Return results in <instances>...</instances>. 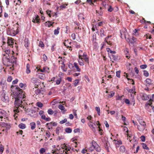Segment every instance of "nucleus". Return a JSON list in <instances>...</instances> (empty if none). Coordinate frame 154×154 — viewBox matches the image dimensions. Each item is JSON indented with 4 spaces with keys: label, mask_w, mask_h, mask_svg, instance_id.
<instances>
[{
    "label": "nucleus",
    "mask_w": 154,
    "mask_h": 154,
    "mask_svg": "<svg viewBox=\"0 0 154 154\" xmlns=\"http://www.w3.org/2000/svg\"><path fill=\"white\" fill-rule=\"evenodd\" d=\"M83 51L82 50H80L79 52V57H81L83 55Z\"/></svg>",
    "instance_id": "47"
},
{
    "label": "nucleus",
    "mask_w": 154,
    "mask_h": 154,
    "mask_svg": "<svg viewBox=\"0 0 154 154\" xmlns=\"http://www.w3.org/2000/svg\"><path fill=\"white\" fill-rule=\"evenodd\" d=\"M147 65L146 64L142 65L140 66V68L141 69H144L147 67Z\"/></svg>",
    "instance_id": "53"
},
{
    "label": "nucleus",
    "mask_w": 154,
    "mask_h": 154,
    "mask_svg": "<svg viewBox=\"0 0 154 154\" xmlns=\"http://www.w3.org/2000/svg\"><path fill=\"white\" fill-rule=\"evenodd\" d=\"M79 82V80L78 79H75L74 82V85L75 86H77V85Z\"/></svg>",
    "instance_id": "56"
},
{
    "label": "nucleus",
    "mask_w": 154,
    "mask_h": 154,
    "mask_svg": "<svg viewBox=\"0 0 154 154\" xmlns=\"http://www.w3.org/2000/svg\"><path fill=\"white\" fill-rule=\"evenodd\" d=\"M6 112L4 110L0 109V118L2 119L3 117H5Z\"/></svg>",
    "instance_id": "11"
},
{
    "label": "nucleus",
    "mask_w": 154,
    "mask_h": 154,
    "mask_svg": "<svg viewBox=\"0 0 154 154\" xmlns=\"http://www.w3.org/2000/svg\"><path fill=\"white\" fill-rule=\"evenodd\" d=\"M142 145L143 149H149L148 147L147 146V145L145 143H142Z\"/></svg>",
    "instance_id": "38"
},
{
    "label": "nucleus",
    "mask_w": 154,
    "mask_h": 154,
    "mask_svg": "<svg viewBox=\"0 0 154 154\" xmlns=\"http://www.w3.org/2000/svg\"><path fill=\"white\" fill-rule=\"evenodd\" d=\"M58 108L61 110L64 109V107L62 104H60L58 106Z\"/></svg>",
    "instance_id": "42"
},
{
    "label": "nucleus",
    "mask_w": 154,
    "mask_h": 154,
    "mask_svg": "<svg viewBox=\"0 0 154 154\" xmlns=\"http://www.w3.org/2000/svg\"><path fill=\"white\" fill-rule=\"evenodd\" d=\"M44 112L42 110H40L39 112V115L41 116V118L46 121H50L51 119L50 117H46L45 115L44 114Z\"/></svg>",
    "instance_id": "4"
},
{
    "label": "nucleus",
    "mask_w": 154,
    "mask_h": 154,
    "mask_svg": "<svg viewBox=\"0 0 154 154\" xmlns=\"http://www.w3.org/2000/svg\"><path fill=\"white\" fill-rule=\"evenodd\" d=\"M82 59L84 60L85 62L88 64L89 63V57H88L87 54L85 53H84L82 55V56L81 57Z\"/></svg>",
    "instance_id": "6"
},
{
    "label": "nucleus",
    "mask_w": 154,
    "mask_h": 154,
    "mask_svg": "<svg viewBox=\"0 0 154 154\" xmlns=\"http://www.w3.org/2000/svg\"><path fill=\"white\" fill-rule=\"evenodd\" d=\"M95 109L97 111V114L98 115L100 116V108L98 106H96L95 107Z\"/></svg>",
    "instance_id": "35"
},
{
    "label": "nucleus",
    "mask_w": 154,
    "mask_h": 154,
    "mask_svg": "<svg viewBox=\"0 0 154 154\" xmlns=\"http://www.w3.org/2000/svg\"><path fill=\"white\" fill-rule=\"evenodd\" d=\"M101 7H100V11H96L97 13H98L100 15H101L103 14V12L101 10Z\"/></svg>",
    "instance_id": "46"
},
{
    "label": "nucleus",
    "mask_w": 154,
    "mask_h": 154,
    "mask_svg": "<svg viewBox=\"0 0 154 154\" xmlns=\"http://www.w3.org/2000/svg\"><path fill=\"white\" fill-rule=\"evenodd\" d=\"M116 76L117 77L119 78L120 77V71H118L116 72Z\"/></svg>",
    "instance_id": "52"
},
{
    "label": "nucleus",
    "mask_w": 154,
    "mask_h": 154,
    "mask_svg": "<svg viewBox=\"0 0 154 154\" xmlns=\"http://www.w3.org/2000/svg\"><path fill=\"white\" fill-rule=\"evenodd\" d=\"M18 82V80L17 79H16L15 80H14L12 82V84L13 85H15Z\"/></svg>",
    "instance_id": "64"
},
{
    "label": "nucleus",
    "mask_w": 154,
    "mask_h": 154,
    "mask_svg": "<svg viewBox=\"0 0 154 154\" xmlns=\"http://www.w3.org/2000/svg\"><path fill=\"white\" fill-rule=\"evenodd\" d=\"M2 100L3 101L6 102L8 101V96H6L4 95V96L2 98Z\"/></svg>",
    "instance_id": "28"
},
{
    "label": "nucleus",
    "mask_w": 154,
    "mask_h": 154,
    "mask_svg": "<svg viewBox=\"0 0 154 154\" xmlns=\"http://www.w3.org/2000/svg\"><path fill=\"white\" fill-rule=\"evenodd\" d=\"M60 29V28H59V27H57L56 29L54 30V34L55 35H58Z\"/></svg>",
    "instance_id": "30"
},
{
    "label": "nucleus",
    "mask_w": 154,
    "mask_h": 154,
    "mask_svg": "<svg viewBox=\"0 0 154 154\" xmlns=\"http://www.w3.org/2000/svg\"><path fill=\"white\" fill-rule=\"evenodd\" d=\"M62 147L63 149H65L66 150V151L67 152H69V151H70L71 149L72 150L73 149L72 148L70 145L65 144L63 145Z\"/></svg>",
    "instance_id": "7"
},
{
    "label": "nucleus",
    "mask_w": 154,
    "mask_h": 154,
    "mask_svg": "<svg viewBox=\"0 0 154 154\" xmlns=\"http://www.w3.org/2000/svg\"><path fill=\"white\" fill-rule=\"evenodd\" d=\"M10 50L9 49H5L4 51H3L2 55L5 58L9 60L10 57L9 54H10Z\"/></svg>",
    "instance_id": "5"
},
{
    "label": "nucleus",
    "mask_w": 154,
    "mask_h": 154,
    "mask_svg": "<svg viewBox=\"0 0 154 154\" xmlns=\"http://www.w3.org/2000/svg\"><path fill=\"white\" fill-rule=\"evenodd\" d=\"M87 119L90 121H92V117L91 116H88L87 117Z\"/></svg>",
    "instance_id": "59"
},
{
    "label": "nucleus",
    "mask_w": 154,
    "mask_h": 154,
    "mask_svg": "<svg viewBox=\"0 0 154 154\" xmlns=\"http://www.w3.org/2000/svg\"><path fill=\"white\" fill-rule=\"evenodd\" d=\"M73 42L74 45L77 48H80V45L79 44L77 43L76 42Z\"/></svg>",
    "instance_id": "40"
},
{
    "label": "nucleus",
    "mask_w": 154,
    "mask_h": 154,
    "mask_svg": "<svg viewBox=\"0 0 154 154\" xmlns=\"http://www.w3.org/2000/svg\"><path fill=\"white\" fill-rule=\"evenodd\" d=\"M74 66L76 68L77 71L78 72H80L81 71V69L79 68L78 64L76 63H74Z\"/></svg>",
    "instance_id": "24"
},
{
    "label": "nucleus",
    "mask_w": 154,
    "mask_h": 154,
    "mask_svg": "<svg viewBox=\"0 0 154 154\" xmlns=\"http://www.w3.org/2000/svg\"><path fill=\"white\" fill-rule=\"evenodd\" d=\"M39 46L41 48H43L44 47V45L42 42L40 41L39 42Z\"/></svg>",
    "instance_id": "45"
},
{
    "label": "nucleus",
    "mask_w": 154,
    "mask_h": 154,
    "mask_svg": "<svg viewBox=\"0 0 154 154\" xmlns=\"http://www.w3.org/2000/svg\"><path fill=\"white\" fill-rule=\"evenodd\" d=\"M40 19L38 16L35 15L33 18L32 22L34 23H39L40 22Z\"/></svg>",
    "instance_id": "9"
},
{
    "label": "nucleus",
    "mask_w": 154,
    "mask_h": 154,
    "mask_svg": "<svg viewBox=\"0 0 154 154\" xmlns=\"http://www.w3.org/2000/svg\"><path fill=\"white\" fill-rule=\"evenodd\" d=\"M104 146L107 151L109 152V148L110 146V144L108 141L106 142V143H105Z\"/></svg>",
    "instance_id": "18"
},
{
    "label": "nucleus",
    "mask_w": 154,
    "mask_h": 154,
    "mask_svg": "<svg viewBox=\"0 0 154 154\" xmlns=\"http://www.w3.org/2000/svg\"><path fill=\"white\" fill-rule=\"evenodd\" d=\"M120 150L121 152H124L125 150V146H121L120 147Z\"/></svg>",
    "instance_id": "32"
},
{
    "label": "nucleus",
    "mask_w": 154,
    "mask_h": 154,
    "mask_svg": "<svg viewBox=\"0 0 154 154\" xmlns=\"http://www.w3.org/2000/svg\"><path fill=\"white\" fill-rule=\"evenodd\" d=\"M22 98H15V106H18L20 107H22L23 105L22 103Z\"/></svg>",
    "instance_id": "3"
},
{
    "label": "nucleus",
    "mask_w": 154,
    "mask_h": 154,
    "mask_svg": "<svg viewBox=\"0 0 154 154\" xmlns=\"http://www.w3.org/2000/svg\"><path fill=\"white\" fill-rule=\"evenodd\" d=\"M146 85H149L152 84V81L149 79H147L145 81Z\"/></svg>",
    "instance_id": "15"
},
{
    "label": "nucleus",
    "mask_w": 154,
    "mask_h": 154,
    "mask_svg": "<svg viewBox=\"0 0 154 154\" xmlns=\"http://www.w3.org/2000/svg\"><path fill=\"white\" fill-rule=\"evenodd\" d=\"M19 127L22 129H24L25 128L26 125L24 124L21 123L19 125Z\"/></svg>",
    "instance_id": "33"
},
{
    "label": "nucleus",
    "mask_w": 154,
    "mask_h": 154,
    "mask_svg": "<svg viewBox=\"0 0 154 154\" xmlns=\"http://www.w3.org/2000/svg\"><path fill=\"white\" fill-rule=\"evenodd\" d=\"M43 58L45 61H46L47 59V57L45 54H44L43 55Z\"/></svg>",
    "instance_id": "57"
},
{
    "label": "nucleus",
    "mask_w": 154,
    "mask_h": 154,
    "mask_svg": "<svg viewBox=\"0 0 154 154\" xmlns=\"http://www.w3.org/2000/svg\"><path fill=\"white\" fill-rule=\"evenodd\" d=\"M106 51L107 52H110L111 53H112V54H115V53L116 52L115 51H112L111 50H110V49L109 48H106Z\"/></svg>",
    "instance_id": "39"
},
{
    "label": "nucleus",
    "mask_w": 154,
    "mask_h": 154,
    "mask_svg": "<svg viewBox=\"0 0 154 154\" xmlns=\"http://www.w3.org/2000/svg\"><path fill=\"white\" fill-rule=\"evenodd\" d=\"M140 138L141 139V140L142 142H144L145 141V137L144 136H142L140 137Z\"/></svg>",
    "instance_id": "55"
},
{
    "label": "nucleus",
    "mask_w": 154,
    "mask_h": 154,
    "mask_svg": "<svg viewBox=\"0 0 154 154\" xmlns=\"http://www.w3.org/2000/svg\"><path fill=\"white\" fill-rule=\"evenodd\" d=\"M88 125L91 129L94 128L95 127L94 126V125L96 126V124L92 122V121H90L88 124Z\"/></svg>",
    "instance_id": "16"
},
{
    "label": "nucleus",
    "mask_w": 154,
    "mask_h": 154,
    "mask_svg": "<svg viewBox=\"0 0 154 154\" xmlns=\"http://www.w3.org/2000/svg\"><path fill=\"white\" fill-rule=\"evenodd\" d=\"M67 5V4H66V5L63 4V5H61L60 6V7L62 9H64L66 8V6Z\"/></svg>",
    "instance_id": "63"
},
{
    "label": "nucleus",
    "mask_w": 154,
    "mask_h": 154,
    "mask_svg": "<svg viewBox=\"0 0 154 154\" xmlns=\"http://www.w3.org/2000/svg\"><path fill=\"white\" fill-rule=\"evenodd\" d=\"M142 100H148L150 98V95H147L146 94L141 93L140 94Z\"/></svg>",
    "instance_id": "8"
},
{
    "label": "nucleus",
    "mask_w": 154,
    "mask_h": 154,
    "mask_svg": "<svg viewBox=\"0 0 154 154\" xmlns=\"http://www.w3.org/2000/svg\"><path fill=\"white\" fill-rule=\"evenodd\" d=\"M14 39L8 37L7 43L10 46L13 45L14 44Z\"/></svg>",
    "instance_id": "10"
},
{
    "label": "nucleus",
    "mask_w": 154,
    "mask_h": 154,
    "mask_svg": "<svg viewBox=\"0 0 154 154\" xmlns=\"http://www.w3.org/2000/svg\"><path fill=\"white\" fill-rule=\"evenodd\" d=\"M68 67L69 68V69H72L73 68L74 66L72 64L69 63L68 65Z\"/></svg>",
    "instance_id": "61"
},
{
    "label": "nucleus",
    "mask_w": 154,
    "mask_h": 154,
    "mask_svg": "<svg viewBox=\"0 0 154 154\" xmlns=\"http://www.w3.org/2000/svg\"><path fill=\"white\" fill-rule=\"evenodd\" d=\"M145 128L146 127L140 125L137 126V128L140 131H143L145 129Z\"/></svg>",
    "instance_id": "20"
},
{
    "label": "nucleus",
    "mask_w": 154,
    "mask_h": 154,
    "mask_svg": "<svg viewBox=\"0 0 154 154\" xmlns=\"http://www.w3.org/2000/svg\"><path fill=\"white\" fill-rule=\"evenodd\" d=\"M153 101H154V94H152V97H151L150 96V98L149 101V103L148 104V105L150 106L152 103V102Z\"/></svg>",
    "instance_id": "19"
},
{
    "label": "nucleus",
    "mask_w": 154,
    "mask_h": 154,
    "mask_svg": "<svg viewBox=\"0 0 154 154\" xmlns=\"http://www.w3.org/2000/svg\"><path fill=\"white\" fill-rule=\"evenodd\" d=\"M48 113L49 115H52L54 113V112L51 109H49L48 110Z\"/></svg>",
    "instance_id": "41"
},
{
    "label": "nucleus",
    "mask_w": 154,
    "mask_h": 154,
    "mask_svg": "<svg viewBox=\"0 0 154 154\" xmlns=\"http://www.w3.org/2000/svg\"><path fill=\"white\" fill-rule=\"evenodd\" d=\"M143 72V75L144 76H146V77H147L149 76V73L147 71L144 70Z\"/></svg>",
    "instance_id": "49"
},
{
    "label": "nucleus",
    "mask_w": 154,
    "mask_h": 154,
    "mask_svg": "<svg viewBox=\"0 0 154 154\" xmlns=\"http://www.w3.org/2000/svg\"><path fill=\"white\" fill-rule=\"evenodd\" d=\"M42 70L44 72H47L48 73L49 72V68L47 66L44 67L42 69Z\"/></svg>",
    "instance_id": "25"
},
{
    "label": "nucleus",
    "mask_w": 154,
    "mask_h": 154,
    "mask_svg": "<svg viewBox=\"0 0 154 154\" xmlns=\"http://www.w3.org/2000/svg\"><path fill=\"white\" fill-rule=\"evenodd\" d=\"M4 150V148L3 146L1 144L0 145V154H2Z\"/></svg>",
    "instance_id": "36"
},
{
    "label": "nucleus",
    "mask_w": 154,
    "mask_h": 154,
    "mask_svg": "<svg viewBox=\"0 0 154 154\" xmlns=\"http://www.w3.org/2000/svg\"><path fill=\"white\" fill-rule=\"evenodd\" d=\"M114 141H116L115 143L116 146V147H119V145L122 144V141L120 140H118L117 141H116V140H114Z\"/></svg>",
    "instance_id": "23"
},
{
    "label": "nucleus",
    "mask_w": 154,
    "mask_h": 154,
    "mask_svg": "<svg viewBox=\"0 0 154 154\" xmlns=\"http://www.w3.org/2000/svg\"><path fill=\"white\" fill-rule=\"evenodd\" d=\"M71 37L74 40L75 38V33H73L72 34Z\"/></svg>",
    "instance_id": "62"
},
{
    "label": "nucleus",
    "mask_w": 154,
    "mask_h": 154,
    "mask_svg": "<svg viewBox=\"0 0 154 154\" xmlns=\"http://www.w3.org/2000/svg\"><path fill=\"white\" fill-rule=\"evenodd\" d=\"M78 61L80 65L83 66L84 65V62L81 57H79Z\"/></svg>",
    "instance_id": "12"
},
{
    "label": "nucleus",
    "mask_w": 154,
    "mask_h": 154,
    "mask_svg": "<svg viewBox=\"0 0 154 154\" xmlns=\"http://www.w3.org/2000/svg\"><path fill=\"white\" fill-rule=\"evenodd\" d=\"M126 31L125 29H124V30L123 31V30H120V33L121 34V38H122V35H124L125 36V31Z\"/></svg>",
    "instance_id": "31"
},
{
    "label": "nucleus",
    "mask_w": 154,
    "mask_h": 154,
    "mask_svg": "<svg viewBox=\"0 0 154 154\" xmlns=\"http://www.w3.org/2000/svg\"><path fill=\"white\" fill-rule=\"evenodd\" d=\"M12 79V78L11 76H9L7 79V80L8 82H11Z\"/></svg>",
    "instance_id": "60"
},
{
    "label": "nucleus",
    "mask_w": 154,
    "mask_h": 154,
    "mask_svg": "<svg viewBox=\"0 0 154 154\" xmlns=\"http://www.w3.org/2000/svg\"><path fill=\"white\" fill-rule=\"evenodd\" d=\"M61 81V78H60L59 79H58L56 81V84L57 85H58L60 84Z\"/></svg>",
    "instance_id": "44"
},
{
    "label": "nucleus",
    "mask_w": 154,
    "mask_h": 154,
    "mask_svg": "<svg viewBox=\"0 0 154 154\" xmlns=\"http://www.w3.org/2000/svg\"><path fill=\"white\" fill-rule=\"evenodd\" d=\"M94 149L98 152H100L101 150L100 147L96 143L93 144L91 146L89 147V150L92 151Z\"/></svg>",
    "instance_id": "2"
},
{
    "label": "nucleus",
    "mask_w": 154,
    "mask_h": 154,
    "mask_svg": "<svg viewBox=\"0 0 154 154\" xmlns=\"http://www.w3.org/2000/svg\"><path fill=\"white\" fill-rule=\"evenodd\" d=\"M30 65L29 63L26 65V72L27 74H29L30 72V70L29 69Z\"/></svg>",
    "instance_id": "27"
},
{
    "label": "nucleus",
    "mask_w": 154,
    "mask_h": 154,
    "mask_svg": "<svg viewBox=\"0 0 154 154\" xmlns=\"http://www.w3.org/2000/svg\"><path fill=\"white\" fill-rule=\"evenodd\" d=\"M139 122L140 125L143 126L145 127L146 126V124L145 122L142 120H140L139 121Z\"/></svg>",
    "instance_id": "29"
},
{
    "label": "nucleus",
    "mask_w": 154,
    "mask_h": 154,
    "mask_svg": "<svg viewBox=\"0 0 154 154\" xmlns=\"http://www.w3.org/2000/svg\"><path fill=\"white\" fill-rule=\"evenodd\" d=\"M65 65L64 64H63V65L61 66V68L62 69L64 72H66L67 70L65 68Z\"/></svg>",
    "instance_id": "54"
},
{
    "label": "nucleus",
    "mask_w": 154,
    "mask_h": 154,
    "mask_svg": "<svg viewBox=\"0 0 154 154\" xmlns=\"http://www.w3.org/2000/svg\"><path fill=\"white\" fill-rule=\"evenodd\" d=\"M100 1L102 2V5L105 8H106L109 7L107 2L105 1H103V0H100Z\"/></svg>",
    "instance_id": "21"
},
{
    "label": "nucleus",
    "mask_w": 154,
    "mask_h": 154,
    "mask_svg": "<svg viewBox=\"0 0 154 154\" xmlns=\"http://www.w3.org/2000/svg\"><path fill=\"white\" fill-rule=\"evenodd\" d=\"M37 106L39 107H42L43 106L42 103L40 102H38L37 103Z\"/></svg>",
    "instance_id": "48"
},
{
    "label": "nucleus",
    "mask_w": 154,
    "mask_h": 154,
    "mask_svg": "<svg viewBox=\"0 0 154 154\" xmlns=\"http://www.w3.org/2000/svg\"><path fill=\"white\" fill-rule=\"evenodd\" d=\"M43 91H41L39 89H37L35 91V93L36 95H38L39 94H43Z\"/></svg>",
    "instance_id": "17"
},
{
    "label": "nucleus",
    "mask_w": 154,
    "mask_h": 154,
    "mask_svg": "<svg viewBox=\"0 0 154 154\" xmlns=\"http://www.w3.org/2000/svg\"><path fill=\"white\" fill-rule=\"evenodd\" d=\"M7 123H4V122H2L0 123V125H1L2 127H4L5 128L7 125Z\"/></svg>",
    "instance_id": "51"
},
{
    "label": "nucleus",
    "mask_w": 154,
    "mask_h": 154,
    "mask_svg": "<svg viewBox=\"0 0 154 154\" xmlns=\"http://www.w3.org/2000/svg\"><path fill=\"white\" fill-rule=\"evenodd\" d=\"M30 125L31 127V129L33 130L35 129L36 127V124L35 122H32L30 123Z\"/></svg>",
    "instance_id": "22"
},
{
    "label": "nucleus",
    "mask_w": 154,
    "mask_h": 154,
    "mask_svg": "<svg viewBox=\"0 0 154 154\" xmlns=\"http://www.w3.org/2000/svg\"><path fill=\"white\" fill-rule=\"evenodd\" d=\"M53 23H54V22L52 23L50 21H48L45 22V25L46 26H47L49 27L51 26H52Z\"/></svg>",
    "instance_id": "14"
},
{
    "label": "nucleus",
    "mask_w": 154,
    "mask_h": 154,
    "mask_svg": "<svg viewBox=\"0 0 154 154\" xmlns=\"http://www.w3.org/2000/svg\"><path fill=\"white\" fill-rule=\"evenodd\" d=\"M126 90L130 93H135V89L134 86H133L131 89H129L128 88H126Z\"/></svg>",
    "instance_id": "13"
},
{
    "label": "nucleus",
    "mask_w": 154,
    "mask_h": 154,
    "mask_svg": "<svg viewBox=\"0 0 154 154\" xmlns=\"http://www.w3.org/2000/svg\"><path fill=\"white\" fill-rule=\"evenodd\" d=\"M12 91L14 96L15 98H24L25 97L24 93L22 89H20L18 87L14 86L12 88Z\"/></svg>",
    "instance_id": "1"
},
{
    "label": "nucleus",
    "mask_w": 154,
    "mask_h": 154,
    "mask_svg": "<svg viewBox=\"0 0 154 154\" xmlns=\"http://www.w3.org/2000/svg\"><path fill=\"white\" fill-rule=\"evenodd\" d=\"M80 132V129L79 128L75 129L74 130V132L75 133L77 132Z\"/></svg>",
    "instance_id": "58"
},
{
    "label": "nucleus",
    "mask_w": 154,
    "mask_h": 154,
    "mask_svg": "<svg viewBox=\"0 0 154 154\" xmlns=\"http://www.w3.org/2000/svg\"><path fill=\"white\" fill-rule=\"evenodd\" d=\"M111 37V35L105 38V40L106 42L109 45H112V43L110 41H108V39L109 37Z\"/></svg>",
    "instance_id": "26"
},
{
    "label": "nucleus",
    "mask_w": 154,
    "mask_h": 154,
    "mask_svg": "<svg viewBox=\"0 0 154 154\" xmlns=\"http://www.w3.org/2000/svg\"><path fill=\"white\" fill-rule=\"evenodd\" d=\"M46 151V149L44 148H41L39 151L40 154H42L45 153Z\"/></svg>",
    "instance_id": "37"
},
{
    "label": "nucleus",
    "mask_w": 154,
    "mask_h": 154,
    "mask_svg": "<svg viewBox=\"0 0 154 154\" xmlns=\"http://www.w3.org/2000/svg\"><path fill=\"white\" fill-rule=\"evenodd\" d=\"M66 132L68 133H71L72 131V129L70 128H67L65 129Z\"/></svg>",
    "instance_id": "34"
},
{
    "label": "nucleus",
    "mask_w": 154,
    "mask_h": 154,
    "mask_svg": "<svg viewBox=\"0 0 154 154\" xmlns=\"http://www.w3.org/2000/svg\"><path fill=\"white\" fill-rule=\"evenodd\" d=\"M67 121V119L66 118H65L63 120H61V121H60V124H63L65 123Z\"/></svg>",
    "instance_id": "50"
},
{
    "label": "nucleus",
    "mask_w": 154,
    "mask_h": 154,
    "mask_svg": "<svg viewBox=\"0 0 154 154\" xmlns=\"http://www.w3.org/2000/svg\"><path fill=\"white\" fill-rule=\"evenodd\" d=\"M100 35L101 37H103L105 36V35L104 34V30L101 29L100 30Z\"/></svg>",
    "instance_id": "43"
}]
</instances>
